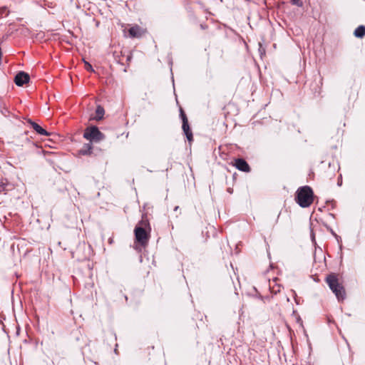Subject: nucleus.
I'll list each match as a JSON object with an SVG mask.
<instances>
[{"mask_svg":"<svg viewBox=\"0 0 365 365\" xmlns=\"http://www.w3.org/2000/svg\"><path fill=\"white\" fill-rule=\"evenodd\" d=\"M297 202L302 207H307L313 202V192L308 186L299 188L297 191Z\"/></svg>","mask_w":365,"mask_h":365,"instance_id":"nucleus-1","label":"nucleus"},{"mask_svg":"<svg viewBox=\"0 0 365 365\" xmlns=\"http://www.w3.org/2000/svg\"><path fill=\"white\" fill-rule=\"evenodd\" d=\"M327 282L337 299H343L344 297V290L343 287L339 283L336 277L334 274H330L327 277Z\"/></svg>","mask_w":365,"mask_h":365,"instance_id":"nucleus-2","label":"nucleus"},{"mask_svg":"<svg viewBox=\"0 0 365 365\" xmlns=\"http://www.w3.org/2000/svg\"><path fill=\"white\" fill-rule=\"evenodd\" d=\"M83 138L90 141L98 142L104 138V135L97 127L93 126L85 130Z\"/></svg>","mask_w":365,"mask_h":365,"instance_id":"nucleus-3","label":"nucleus"},{"mask_svg":"<svg viewBox=\"0 0 365 365\" xmlns=\"http://www.w3.org/2000/svg\"><path fill=\"white\" fill-rule=\"evenodd\" d=\"M135 236L136 240L141 245H145L148 240V234L143 227H136L135 229Z\"/></svg>","mask_w":365,"mask_h":365,"instance_id":"nucleus-4","label":"nucleus"},{"mask_svg":"<svg viewBox=\"0 0 365 365\" xmlns=\"http://www.w3.org/2000/svg\"><path fill=\"white\" fill-rule=\"evenodd\" d=\"M29 81V76L28 73L25 72H19L16 76H15V83L18 86H21L24 84L28 83Z\"/></svg>","mask_w":365,"mask_h":365,"instance_id":"nucleus-5","label":"nucleus"},{"mask_svg":"<svg viewBox=\"0 0 365 365\" xmlns=\"http://www.w3.org/2000/svg\"><path fill=\"white\" fill-rule=\"evenodd\" d=\"M235 165L238 170H240L241 171H244V172L250 171L249 165L247 163V162L245 160H244L242 159H237L235 160Z\"/></svg>","mask_w":365,"mask_h":365,"instance_id":"nucleus-6","label":"nucleus"},{"mask_svg":"<svg viewBox=\"0 0 365 365\" xmlns=\"http://www.w3.org/2000/svg\"><path fill=\"white\" fill-rule=\"evenodd\" d=\"M31 125L32 128L35 130L36 133H38L40 135L48 136L49 133L44 130L43 128H41L39 125L34 122H31Z\"/></svg>","mask_w":365,"mask_h":365,"instance_id":"nucleus-7","label":"nucleus"},{"mask_svg":"<svg viewBox=\"0 0 365 365\" xmlns=\"http://www.w3.org/2000/svg\"><path fill=\"white\" fill-rule=\"evenodd\" d=\"M129 34L133 37H139L143 34V30L138 26H135L130 29Z\"/></svg>","mask_w":365,"mask_h":365,"instance_id":"nucleus-8","label":"nucleus"},{"mask_svg":"<svg viewBox=\"0 0 365 365\" xmlns=\"http://www.w3.org/2000/svg\"><path fill=\"white\" fill-rule=\"evenodd\" d=\"M181 115H182V129H183L185 134H186L191 131L190 130L187 119L182 112H181Z\"/></svg>","mask_w":365,"mask_h":365,"instance_id":"nucleus-9","label":"nucleus"},{"mask_svg":"<svg viewBox=\"0 0 365 365\" xmlns=\"http://www.w3.org/2000/svg\"><path fill=\"white\" fill-rule=\"evenodd\" d=\"M355 36L358 38H362L365 35V26H359L354 31Z\"/></svg>","mask_w":365,"mask_h":365,"instance_id":"nucleus-10","label":"nucleus"},{"mask_svg":"<svg viewBox=\"0 0 365 365\" xmlns=\"http://www.w3.org/2000/svg\"><path fill=\"white\" fill-rule=\"evenodd\" d=\"M96 120H101L103 118V117L105 111H104V109H103V107H101V106H98L96 108Z\"/></svg>","mask_w":365,"mask_h":365,"instance_id":"nucleus-11","label":"nucleus"},{"mask_svg":"<svg viewBox=\"0 0 365 365\" xmlns=\"http://www.w3.org/2000/svg\"><path fill=\"white\" fill-rule=\"evenodd\" d=\"M92 145L91 143L85 144L83 148L81 150L80 153L83 155L90 154L92 150Z\"/></svg>","mask_w":365,"mask_h":365,"instance_id":"nucleus-12","label":"nucleus"},{"mask_svg":"<svg viewBox=\"0 0 365 365\" xmlns=\"http://www.w3.org/2000/svg\"><path fill=\"white\" fill-rule=\"evenodd\" d=\"M83 62H84V64H85V67H86V69L88 71H91V72H94V70L92 67V66L88 63L86 61H85V59H83Z\"/></svg>","mask_w":365,"mask_h":365,"instance_id":"nucleus-13","label":"nucleus"},{"mask_svg":"<svg viewBox=\"0 0 365 365\" xmlns=\"http://www.w3.org/2000/svg\"><path fill=\"white\" fill-rule=\"evenodd\" d=\"M185 135H186V137H187V140H188L190 142H191V141H192V132H190V133H186V134H185Z\"/></svg>","mask_w":365,"mask_h":365,"instance_id":"nucleus-14","label":"nucleus"},{"mask_svg":"<svg viewBox=\"0 0 365 365\" xmlns=\"http://www.w3.org/2000/svg\"><path fill=\"white\" fill-rule=\"evenodd\" d=\"M292 1L294 4H296L298 6H302V3H301L300 0H292Z\"/></svg>","mask_w":365,"mask_h":365,"instance_id":"nucleus-15","label":"nucleus"}]
</instances>
